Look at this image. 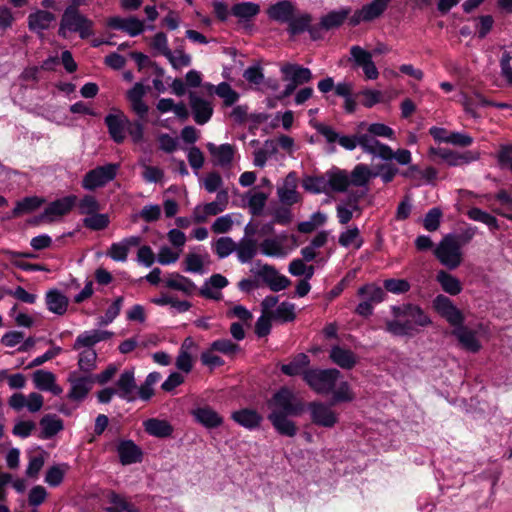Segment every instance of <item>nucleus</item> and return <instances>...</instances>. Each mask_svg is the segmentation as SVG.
Segmentation results:
<instances>
[{"mask_svg": "<svg viewBox=\"0 0 512 512\" xmlns=\"http://www.w3.org/2000/svg\"><path fill=\"white\" fill-rule=\"evenodd\" d=\"M231 418L238 425L248 430L258 428L263 420V417L256 410L249 408H243L232 412Z\"/></svg>", "mask_w": 512, "mask_h": 512, "instance_id": "28", "label": "nucleus"}, {"mask_svg": "<svg viewBox=\"0 0 512 512\" xmlns=\"http://www.w3.org/2000/svg\"><path fill=\"white\" fill-rule=\"evenodd\" d=\"M189 103L197 124L204 125L211 119L213 107L209 101L197 96L195 93H190Z\"/></svg>", "mask_w": 512, "mask_h": 512, "instance_id": "21", "label": "nucleus"}, {"mask_svg": "<svg viewBox=\"0 0 512 512\" xmlns=\"http://www.w3.org/2000/svg\"><path fill=\"white\" fill-rule=\"evenodd\" d=\"M140 236H129L119 242L112 243L107 255L116 262H125L132 247H137L141 243Z\"/></svg>", "mask_w": 512, "mask_h": 512, "instance_id": "22", "label": "nucleus"}, {"mask_svg": "<svg viewBox=\"0 0 512 512\" xmlns=\"http://www.w3.org/2000/svg\"><path fill=\"white\" fill-rule=\"evenodd\" d=\"M77 197L69 195L49 203L39 216L42 222L52 223L68 214L76 204Z\"/></svg>", "mask_w": 512, "mask_h": 512, "instance_id": "11", "label": "nucleus"}, {"mask_svg": "<svg viewBox=\"0 0 512 512\" xmlns=\"http://www.w3.org/2000/svg\"><path fill=\"white\" fill-rule=\"evenodd\" d=\"M366 196L365 190L350 191L347 198L341 200L336 206V216L341 225L348 224L353 218L354 212L361 213L359 201Z\"/></svg>", "mask_w": 512, "mask_h": 512, "instance_id": "10", "label": "nucleus"}, {"mask_svg": "<svg viewBox=\"0 0 512 512\" xmlns=\"http://www.w3.org/2000/svg\"><path fill=\"white\" fill-rule=\"evenodd\" d=\"M452 335L458 339L463 348L470 352H478L481 348L476 332L464 326V324L454 328Z\"/></svg>", "mask_w": 512, "mask_h": 512, "instance_id": "33", "label": "nucleus"}, {"mask_svg": "<svg viewBox=\"0 0 512 512\" xmlns=\"http://www.w3.org/2000/svg\"><path fill=\"white\" fill-rule=\"evenodd\" d=\"M466 113L470 114L473 118H478L479 115L476 113V107H487L493 105L492 101L486 99L479 92H474L472 96L463 95L461 101Z\"/></svg>", "mask_w": 512, "mask_h": 512, "instance_id": "44", "label": "nucleus"}, {"mask_svg": "<svg viewBox=\"0 0 512 512\" xmlns=\"http://www.w3.org/2000/svg\"><path fill=\"white\" fill-rule=\"evenodd\" d=\"M350 8H342L340 10H334L321 17L320 27L325 30L340 27L349 16Z\"/></svg>", "mask_w": 512, "mask_h": 512, "instance_id": "41", "label": "nucleus"}, {"mask_svg": "<svg viewBox=\"0 0 512 512\" xmlns=\"http://www.w3.org/2000/svg\"><path fill=\"white\" fill-rule=\"evenodd\" d=\"M41 432L40 439H50L64 429L63 421L54 414H47L43 416L39 422Z\"/></svg>", "mask_w": 512, "mask_h": 512, "instance_id": "35", "label": "nucleus"}, {"mask_svg": "<svg viewBox=\"0 0 512 512\" xmlns=\"http://www.w3.org/2000/svg\"><path fill=\"white\" fill-rule=\"evenodd\" d=\"M110 137L116 143H122L126 138L127 125H129L128 117L121 111L108 114L105 119Z\"/></svg>", "mask_w": 512, "mask_h": 512, "instance_id": "16", "label": "nucleus"}, {"mask_svg": "<svg viewBox=\"0 0 512 512\" xmlns=\"http://www.w3.org/2000/svg\"><path fill=\"white\" fill-rule=\"evenodd\" d=\"M236 249V243L230 237H220L214 244L215 253L220 259L228 257Z\"/></svg>", "mask_w": 512, "mask_h": 512, "instance_id": "64", "label": "nucleus"}, {"mask_svg": "<svg viewBox=\"0 0 512 512\" xmlns=\"http://www.w3.org/2000/svg\"><path fill=\"white\" fill-rule=\"evenodd\" d=\"M223 211V207H220L216 201H213L205 204L203 207L196 206L193 211V217L196 223H203L208 216L217 215Z\"/></svg>", "mask_w": 512, "mask_h": 512, "instance_id": "54", "label": "nucleus"}, {"mask_svg": "<svg viewBox=\"0 0 512 512\" xmlns=\"http://www.w3.org/2000/svg\"><path fill=\"white\" fill-rule=\"evenodd\" d=\"M33 383L38 390L60 395L63 389L56 383V376L51 371L39 369L32 375Z\"/></svg>", "mask_w": 512, "mask_h": 512, "instance_id": "24", "label": "nucleus"}, {"mask_svg": "<svg viewBox=\"0 0 512 512\" xmlns=\"http://www.w3.org/2000/svg\"><path fill=\"white\" fill-rule=\"evenodd\" d=\"M358 142L364 153L371 154L382 160L391 157V147L381 143L370 133L358 135Z\"/></svg>", "mask_w": 512, "mask_h": 512, "instance_id": "18", "label": "nucleus"}, {"mask_svg": "<svg viewBox=\"0 0 512 512\" xmlns=\"http://www.w3.org/2000/svg\"><path fill=\"white\" fill-rule=\"evenodd\" d=\"M329 192L342 193L348 191L350 186L349 172L339 168H332L326 172Z\"/></svg>", "mask_w": 512, "mask_h": 512, "instance_id": "25", "label": "nucleus"}, {"mask_svg": "<svg viewBox=\"0 0 512 512\" xmlns=\"http://www.w3.org/2000/svg\"><path fill=\"white\" fill-rule=\"evenodd\" d=\"M268 197L269 193L263 191H249L246 193L247 207L253 216L262 214Z\"/></svg>", "mask_w": 512, "mask_h": 512, "instance_id": "40", "label": "nucleus"}, {"mask_svg": "<svg viewBox=\"0 0 512 512\" xmlns=\"http://www.w3.org/2000/svg\"><path fill=\"white\" fill-rule=\"evenodd\" d=\"M209 260L208 253H188L184 259V271L203 274V265Z\"/></svg>", "mask_w": 512, "mask_h": 512, "instance_id": "48", "label": "nucleus"}, {"mask_svg": "<svg viewBox=\"0 0 512 512\" xmlns=\"http://www.w3.org/2000/svg\"><path fill=\"white\" fill-rule=\"evenodd\" d=\"M45 302L47 309L56 314L64 315L67 312L69 299L58 289H50L46 292Z\"/></svg>", "mask_w": 512, "mask_h": 512, "instance_id": "31", "label": "nucleus"}, {"mask_svg": "<svg viewBox=\"0 0 512 512\" xmlns=\"http://www.w3.org/2000/svg\"><path fill=\"white\" fill-rule=\"evenodd\" d=\"M340 376V371L335 368L307 369L304 372V381L316 393L328 395L336 387Z\"/></svg>", "mask_w": 512, "mask_h": 512, "instance_id": "4", "label": "nucleus"}, {"mask_svg": "<svg viewBox=\"0 0 512 512\" xmlns=\"http://www.w3.org/2000/svg\"><path fill=\"white\" fill-rule=\"evenodd\" d=\"M136 389V382L134 377V370H125L116 382V393L120 398L132 401L134 400L133 393Z\"/></svg>", "mask_w": 512, "mask_h": 512, "instance_id": "27", "label": "nucleus"}, {"mask_svg": "<svg viewBox=\"0 0 512 512\" xmlns=\"http://www.w3.org/2000/svg\"><path fill=\"white\" fill-rule=\"evenodd\" d=\"M117 453L122 465H130L142 461L143 452L132 440H121L117 445Z\"/></svg>", "mask_w": 512, "mask_h": 512, "instance_id": "23", "label": "nucleus"}, {"mask_svg": "<svg viewBox=\"0 0 512 512\" xmlns=\"http://www.w3.org/2000/svg\"><path fill=\"white\" fill-rule=\"evenodd\" d=\"M260 6L254 2H241L233 5L231 13L240 21H249L258 15Z\"/></svg>", "mask_w": 512, "mask_h": 512, "instance_id": "45", "label": "nucleus"}, {"mask_svg": "<svg viewBox=\"0 0 512 512\" xmlns=\"http://www.w3.org/2000/svg\"><path fill=\"white\" fill-rule=\"evenodd\" d=\"M474 231H466L462 235L449 233L445 235L434 250L439 262L450 270L456 269L462 262L461 248L470 242Z\"/></svg>", "mask_w": 512, "mask_h": 512, "instance_id": "2", "label": "nucleus"}, {"mask_svg": "<svg viewBox=\"0 0 512 512\" xmlns=\"http://www.w3.org/2000/svg\"><path fill=\"white\" fill-rule=\"evenodd\" d=\"M67 468L68 466L66 464L50 467L46 472L45 482L52 487L59 486L64 479V474Z\"/></svg>", "mask_w": 512, "mask_h": 512, "instance_id": "63", "label": "nucleus"}, {"mask_svg": "<svg viewBox=\"0 0 512 512\" xmlns=\"http://www.w3.org/2000/svg\"><path fill=\"white\" fill-rule=\"evenodd\" d=\"M67 381L70 384V390L67 393V398L75 402L83 401L95 383L93 375H82L77 371L70 372Z\"/></svg>", "mask_w": 512, "mask_h": 512, "instance_id": "9", "label": "nucleus"}, {"mask_svg": "<svg viewBox=\"0 0 512 512\" xmlns=\"http://www.w3.org/2000/svg\"><path fill=\"white\" fill-rule=\"evenodd\" d=\"M43 200L39 197H25L16 203V206L12 210V213L7 218L18 217L25 213H30L41 206Z\"/></svg>", "mask_w": 512, "mask_h": 512, "instance_id": "49", "label": "nucleus"}, {"mask_svg": "<svg viewBox=\"0 0 512 512\" xmlns=\"http://www.w3.org/2000/svg\"><path fill=\"white\" fill-rule=\"evenodd\" d=\"M139 164L143 169L141 175L145 182L158 183L163 180L164 171L161 168L157 166L148 165L145 160H141Z\"/></svg>", "mask_w": 512, "mask_h": 512, "instance_id": "59", "label": "nucleus"}, {"mask_svg": "<svg viewBox=\"0 0 512 512\" xmlns=\"http://www.w3.org/2000/svg\"><path fill=\"white\" fill-rule=\"evenodd\" d=\"M252 272L261 277L273 292H279L286 289L290 285V280L281 275L275 267L269 264H263L259 269H252Z\"/></svg>", "mask_w": 512, "mask_h": 512, "instance_id": "13", "label": "nucleus"}, {"mask_svg": "<svg viewBox=\"0 0 512 512\" xmlns=\"http://www.w3.org/2000/svg\"><path fill=\"white\" fill-rule=\"evenodd\" d=\"M350 185L358 187V190L369 191L368 183L374 178L373 171L366 164H357L349 173Z\"/></svg>", "mask_w": 512, "mask_h": 512, "instance_id": "34", "label": "nucleus"}, {"mask_svg": "<svg viewBox=\"0 0 512 512\" xmlns=\"http://www.w3.org/2000/svg\"><path fill=\"white\" fill-rule=\"evenodd\" d=\"M110 224V218L105 213H94L83 219L84 227L93 230L100 231L106 229Z\"/></svg>", "mask_w": 512, "mask_h": 512, "instance_id": "56", "label": "nucleus"}, {"mask_svg": "<svg viewBox=\"0 0 512 512\" xmlns=\"http://www.w3.org/2000/svg\"><path fill=\"white\" fill-rule=\"evenodd\" d=\"M302 186L305 190L315 194L329 193L326 173L321 176H308L304 178Z\"/></svg>", "mask_w": 512, "mask_h": 512, "instance_id": "50", "label": "nucleus"}, {"mask_svg": "<svg viewBox=\"0 0 512 512\" xmlns=\"http://www.w3.org/2000/svg\"><path fill=\"white\" fill-rule=\"evenodd\" d=\"M436 278L446 293L458 295L462 291L460 281L448 272L441 270L437 273Z\"/></svg>", "mask_w": 512, "mask_h": 512, "instance_id": "47", "label": "nucleus"}, {"mask_svg": "<svg viewBox=\"0 0 512 512\" xmlns=\"http://www.w3.org/2000/svg\"><path fill=\"white\" fill-rule=\"evenodd\" d=\"M93 21L79 13L75 7H67L62 15L59 35L67 37V32L78 33L80 38L86 39L93 35Z\"/></svg>", "mask_w": 512, "mask_h": 512, "instance_id": "3", "label": "nucleus"}, {"mask_svg": "<svg viewBox=\"0 0 512 512\" xmlns=\"http://www.w3.org/2000/svg\"><path fill=\"white\" fill-rule=\"evenodd\" d=\"M432 152L444 160L449 166H459L478 159V155L470 151L460 154L448 148H439L432 149Z\"/></svg>", "mask_w": 512, "mask_h": 512, "instance_id": "26", "label": "nucleus"}, {"mask_svg": "<svg viewBox=\"0 0 512 512\" xmlns=\"http://www.w3.org/2000/svg\"><path fill=\"white\" fill-rule=\"evenodd\" d=\"M358 294L365 300L373 303H380L385 298L384 290L375 284H367L359 288Z\"/></svg>", "mask_w": 512, "mask_h": 512, "instance_id": "58", "label": "nucleus"}, {"mask_svg": "<svg viewBox=\"0 0 512 512\" xmlns=\"http://www.w3.org/2000/svg\"><path fill=\"white\" fill-rule=\"evenodd\" d=\"M307 410L310 414L311 422L316 426L333 428L339 421L338 414L332 409L330 404L312 401L308 403Z\"/></svg>", "mask_w": 512, "mask_h": 512, "instance_id": "7", "label": "nucleus"}, {"mask_svg": "<svg viewBox=\"0 0 512 512\" xmlns=\"http://www.w3.org/2000/svg\"><path fill=\"white\" fill-rule=\"evenodd\" d=\"M261 253L269 257H284L286 252L282 242L277 238H268L260 244Z\"/></svg>", "mask_w": 512, "mask_h": 512, "instance_id": "53", "label": "nucleus"}, {"mask_svg": "<svg viewBox=\"0 0 512 512\" xmlns=\"http://www.w3.org/2000/svg\"><path fill=\"white\" fill-rule=\"evenodd\" d=\"M164 283L167 288L180 291L185 296H192L197 290L195 283L191 279L179 273L169 274L165 278Z\"/></svg>", "mask_w": 512, "mask_h": 512, "instance_id": "29", "label": "nucleus"}, {"mask_svg": "<svg viewBox=\"0 0 512 512\" xmlns=\"http://www.w3.org/2000/svg\"><path fill=\"white\" fill-rule=\"evenodd\" d=\"M119 168L120 164L118 163H108L103 166H98L84 175L81 185L88 191H94L104 187L115 179Z\"/></svg>", "mask_w": 512, "mask_h": 512, "instance_id": "6", "label": "nucleus"}, {"mask_svg": "<svg viewBox=\"0 0 512 512\" xmlns=\"http://www.w3.org/2000/svg\"><path fill=\"white\" fill-rule=\"evenodd\" d=\"M434 309L445 318L454 328L464 324L462 312L453 304V302L444 295H438L433 300Z\"/></svg>", "mask_w": 512, "mask_h": 512, "instance_id": "12", "label": "nucleus"}, {"mask_svg": "<svg viewBox=\"0 0 512 512\" xmlns=\"http://www.w3.org/2000/svg\"><path fill=\"white\" fill-rule=\"evenodd\" d=\"M330 359L343 369H351L357 363L356 355L349 349L333 346L330 350Z\"/></svg>", "mask_w": 512, "mask_h": 512, "instance_id": "38", "label": "nucleus"}, {"mask_svg": "<svg viewBox=\"0 0 512 512\" xmlns=\"http://www.w3.org/2000/svg\"><path fill=\"white\" fill-rule=\"evenodd\" d=\"M78 367L85 373H90L96 368L97 353L94 349L78 350Z\"/></svg>", "mask_w": 512, "mask_h": 512, "instance_id": "57", "label": "nucleus"}, {"mask_svg": "<svg viewBox=\"0 0 512 512\" xmlns=\"http://www.w3.org/2000/svg\"><path fill=\"white\" fill-rule=\"evenodd\" d=\"M386 331L394 336H413L417 329L410 320H390L386 322Z\"/></svg>", "mask_w": 512, "mask_h": 512, "instance_id": "46", "label": "nucleus"}, {"mask_svg": "<svg viewBox=\"0 0 512 512\" xmlns=\"http://www.w3.org/2000/svg\"><path fill=\"white\" fill-rule=\"evenodd\" d=\"M467 216L476 222H481L489 227L491 230L499 228L498 220L493 215L481 210L480 208L473 207L468 210Z\"/></svg>", "mask_w": 512, "mask_h": 512, "instance_id": "55", "label": "nucleus"}, {"mask_svg": "<svg viewBox=\"0 0 512 512\" xmlns=\"http://www.w3.org/2000/svg\"><path fill=\"white\" fill-rule=\"evenodd\" d=\"M55 21V15L46 10H37L28 16V27L31 31L42 32L47 30Z\"/></svg>", "mask_w": 512, "mask_h": 512, "instance_id": "36", "label": "nucleus"}, {"mask_svg": "<svg viewBox=\"0 0 512 512\" xmlns=\"http://www.w3.org/2000/svg\"><path fill=\"white\" fill-rule=\"evenodd\" d=\"M338 243L345 248L353 245L355 249H360L364 241L358 227L354 226L340 233Z\"/></svg>", "mask_w": 512, "mask_h": 512, "instance_id": "51", "label": "nucleus"}, {"mask_svg": "<svg viewBox=\"0 0 512 512\" xmlns=\"http://www.w3.org/2000/svg\"><path fill=\"white\" fill-rule=\"evenodd\" d=\"M235 251L239 262L248 263L257 254V241L252 237H243L236 243Z\"/></svg>", "mask_w": 512, "mask_h": 512, "instance_id": "39", "label": "nucleus"}, {"mask_svg": "<svg viewBox=\"0 0 512 512\" xmlns=\"http://www.w3.org/2000/svg\"><path fill=\"white\" fill-rule=\"evenodd\" d=\"M215 93L223 99L225 106H232L239 99V94L227 82L218 84Z\"/></svg>", "mask_w": 512, "mask_h": 512, "instance_id": "60", "label": "nucleus"}, {"mask_svg": "<svg viewBox=\"0 0 512 512\" xmlns=\"http://www.w3.org/2000/svg\"><path fill=\"white\" fill-rule=\"evenodd\" d=\"M267 406L270 409L267 418L274 429L280 435L294 437L297 434V427L289 417L300 415L304 405L293 391L287 387L280 388L267 401Z\"/></svg>", "mask_w": 512, "mask_h": 512, "instance_id": "1", "label": "nucleus"}, {"mask_svg": "<svg viewBox=\"0 0 512 512\" xmlns=\"http://www.w3.org/2000/svg\"><path fill=\"white\" fill-rule=\"evenodd\" d=\"M280 71L283 75V80L287 81L288 84L278 96V99L289 97L298 86L308 83L312 79L311 70L298 64L285 63L281 66Z\"/></svg>", "mask_w": 512, "mask_h": 512, "instance_id": "5", "label": "nucleus"}, {"mask_svg": "<svg viewBox=\"0 0 512 512\" xmlns=\"http://www.w3.org/2000/svg\"><path fill=\"white\" fill-rule=\"evenodd\" d=\"M350 56V60H352L356 66L362 68L367 79L375 80L378 78L379 72L372 60V54L369 51L354 45L350 48Z\"/></svg>", "mask_w": 512, "mask_h": 512, "instance_id": "14", "label": "nucleus"}, {"mask_svg": "<svg viewBox=\"0 0 512 512\" xmlns=\"http://www.w3.org/2000/svg\"><path fill=\"white\" fill-rule=\"evenodd\" d=\"M392 310L395 317H406L414 326L425 327L431 324L430 318L417 305L405 304L402 306H394Z\"/></svg>", "mask_w": 512, "mask_h": 512, "instance_id": "20", "label": "nucleus"}, {"mask_svg": "<svg viewBox=\"0 0 512 512\" xmlns=\"http://www.w3.org/2000/svg\"><path fill=\"white\" fill-rule=\"evenodd\" d=\"M443 213L438 207L431 208L423 218V227L429 231L434 232L439 229Z\"/></svg>", "mask_w": 512, "mask_h": 512, "instance_id": "61", "label": "nucleus"}, {"mask_svg": "<svg viewBox=\"0 0 512 512\" xmlns=\"http://www.w3.org/2000/svg\"><path fill=\"white\" fill-rule=\"evenodd\" d=\"M112 336V332L105 330L93 329L84 331L77 336L73 344V350L94 349L93 347L97 343L108 340Z\"/></svg>", "mask_w": 512, "mask_h": 512, "instance_id": "19", "label": "nucleus"}, {"mask_svg": "<svg viewBox=\"0 0 512 512\" xmlns=\"http://www.w3.org/2000/svg\"><path fill=\"white\" fill-rule=\"evenodd\" d=\"M144 430L151 436L166 438L172 435L173 427L166 421L157 418H150L143 422Z\"/></svg>", "mask_w": 512, "mask_h": 512, "instance_id": "37", "label": "nucleus"}, {"mask_svg": "<svg viewBox=\"0 0 512 512\" xmlns=\"http://www.w3.org/2000/svg\"><path fill=\"white\" fill-rule=\"evenodd\" d=\"M148 89L149 88L144 86L142 83L137 82L130 90L127 91L126 94L131 110L140 120H146L149 112V106L143 100Z\"/></svg>", "mask_w": 512, "mask_h": 512, "instance_id": "15", "label": "nucleus"}, {"mask_svg": "<svg viewBox=\"0 0 512 512\" xmlns=\"http://www.w3.org/2000/svg\"><path fill=\"white\" fill-rule=\"evenodd\" d=\"M392 0H372L354 11L349 18L351 26H357L362 22H372L380 18L389 7Z\"/></svg>", "mask_w": 512, "mask_h": 512, "instance_id": "8", "label": "nucleus"}, {"mask_svg": "<svg viewBox=\"0 0 512 512\" xmlns=\"http://www.w3.org/2000/svg\"><path fill=\"white\" fill-rule=\"evenodd\" d=\"M295 11L296 8L291 1L282 0L271 5L267 10V15L271 20L288 24Z\"/></svg>", "mask_w": 512, "mask_h": 512, "instance_id": "30", "label": "nucleus"}, {"mask_svg": "<svg viewBox=\"0 0 512 512\" xmlns=\"http://www.w3.org/2000/svg\"><path fill=\"white\" fill-rule=\"evenodd\" d=\"M195 420L207 429L222 425L223 418L211 407H199L192 411Z\"/></svg>", "mask_w": 512, "mask_h": 512, "instance_id": "32", "label": "nucleus"}, {"mask_svg": "<svg viewBox=\"0 0 512 512\" xmlns=\"http://www.w3.org/2000/svg\"><path fill=\"white\" fill-rule=\"evenodd\" d=\"M123 300L124 299L122 296H119L114 300V302L106 310L105 314L103 316L99 317V320H98L99 326H106L115 320V318L119 315V313L121 311Z\"/></svg>", "mask_w": 512, "mask_h": 512, "instance_id": "62", "label": "nucleus"}, {"mask_svg": "<svg viewBox=\"0 0 512 512\" xmlns=\"http://www.w3.org/2000/svg\"><path fill=\"white\" fill-rule=\"evenodd\" d=\"M310 364L309 357L304 353L297 354L290 363L283 364L281 371L287 376H296L302 374L307 370L305 368Z\"/></svg>", "mask_w": 512, "mask_h": 512, "instance_id": "43", "label": "nucleus"}, {"mask_svg": "<svg viewBox=\"0 0 512 512\" xmlns=\"http://www.w3.org/2000/svg\"><path fill=\"white\" fill-rule=\"evenodd\" d=\"M312 16L309 13L293 14L288 22V31L291 35H298L305 32L311 24Z\"/></svg>", "mask_w": 512, "mask_h": 512, "instance_id": "52", "label": "nucleus"}, {"mask_svg": "<svg viewBox=\"0 0 512 512\" xmlns=\"http://www.w3.org/2000/svg\"><path fill=\"white\" fill-rule=\"evenodd\" d=\"M291 176L292 174H289L285 180L284 185L277 189L279 201L284 205H293L298 203L300 200V196L296 190L294 180L290 182Z\"/></svg>", "mask_w": 512, "mask_h": 512, "instance_id": "42", "label": "nucleus"}, {"mask_svg": "<svg viewBox=\"0 0 512 512\" xmlns=\"http://www.w3.org/2000/svg\"><path fill=\"white\" fill-rule=\"evenodd\" d=\"M207 150L211 155L213 165L222 168H229L233 162L236 149L229 143L215 145L214 143H207Z\"/></svg>", "mask_w": 512, "mask_h": 512, "instance_id": "17", "label": "nucleus"}]
</instances>
